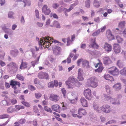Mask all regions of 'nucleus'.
I'll return each instance as SVG.
<instances>
[{
    "label": "nucleus",
    "mask_w": 126,
    "mask_h": 126,
    "mask_svg": "<svg viewBox=\"0 0 126 126\" xmlns=\"http://www.w3.org/2000/svg\"><path fill=\"white\" fill-rule=\"evenodd\" d=\"M10 84L12 86V87L16 85H18L19 87H20V83L19 82L13 80H11L10 82Z\"/></svg>",
    "instance_id": "obj_21"
},
{
    "label": "nucleus",
    "mask_w": 126,
    "mask_h": 126,
    "mask_svg": "<svg viewBox=\"0 0 126 126\" xmlns=\"http://www.w3.org/2000/svg\"><path fill=\"white\" fill-rule=\"evenodd\" d=\"M49 98L51 100L56 102L59 100L60 97L57 95L51 94L50 95Z\"/></svg>",
    "instance_id": "obj_13"
},
{
    "label": "nucleus",
    "mask_w": 126,
    "mask_h": 126,
    "mask_svg": "<svg viewBox=\"0 0 126 126\" xmlns=\"http://www.w3.org/2000/svg\"><path fill=\"white\" fill-rule=\"evenodd\" d=\"M35 15L36 18L39 19L40 18V17L39 14V12L37 10H35Z\"/></svg>",
    "instance_id": "obj_49"
},
{
    "label": "nucleus",
    "mask_w": 126,
    "mask_h": 126,
    "mask_svg": "<svg viewBox=\"0 0 126 126\" xmlns=\"http://www.w3.org/2000/svg\"><path fill=\"white\" fill-rule=\"evenodd\" d=\"M44 108L45 110L47 112H50V113L52 112V110L50 108H49L47 106H45Z\"/></svg>",
    "instance_id": "obj_47"
},
{
    "label": "nucleus",
    "mask_w": 126,
    "mask_h": 126,
    "mask_svg": "<svg viewBox=\"0 0 126 126\" xmlns=\"http://www.w3.org/2000/svg\"><path fill=\"white\" fill-rule=\"evenodd\" d=\"M9 117V115L8 114H3L1 115H0V119L8 118Z\"/></svg>",
    "instance_id": "obj_38"
},
{
    "label": "nucleus",
    "mask_w": 126,
    "mask_h": 126,
    "mask_svg": "<svg viewBox=\"0 0 126 126\" xmlns=\"http://www.w3.org/2000/svg\"><path fill=\"white\" fill-rule=\"evenodd\" d=\"M38 76L40 79H45L48 80L49 79V76L46 73L42 72L39 73L38 74Z\"/></svg>",
    "instance_id": "obj_8"
},
{
    "label": "nucleus",
    "mask_w": 126,
    "mask_h": 126,
    "mask_svg": "<svg viewBox=\"0 0 126 126\" xmlns=\"http://www.w3.org/2000/svg\"><path fill=\"white\" fill-rule=\"evenodd\" d=\"M35 96L36 98L38 99L41 97L42 94L39 93H37L35 94Z\"/></svg>",
    "instance_id": "obj_48"
},
{
    "label": "nucleus",
    "mask_w": 126,
    "mask_h": 126,
    "mask_svg": "<svg viewBox=\"0 0 126 126\" xmlns=\"http://www.w3.org/2000/svg\"><path fill=\"white\" fill-rule=\"evenodd\" d=\"M100 32V29L98 30L97 31L93 33L92 34V36H97L99 34Z\"/></svg>",
    "instance_id": "obj_39"
},
{
    "label": "nucleus",
    "mask_w": 126,
    "mask_h": 126,
    "mask_svg": "<svg viewBox=\"0 0 126 126\" xmlns=\"http://www.w3.org/2000/svg\"><path fill=\"white\" fill-rule=\"evenodd\" d=\"M83 59L81 58L78 60L77 62V63L78 66H79L80 63L83 61Z\"/></svg>",
    "instance_id": "obj_64"
},
{
    "label": "nucleus",
    "mask_w": 126,
    "mask_h": 126,
    "mask_svg": "<svg viewBox=\"0 0 126 126\" xmlns=\"http://www.w3.org/2000/svg\"><path fill=\"white\" fill-rule=\"evenodd\" d=\"M104 95L105 100L106 101H108L109 100H110L112 97L109 96L107 94H104Z\"/></svg>",
    "instance_id": "obj_34"
},
{
    "label": "nucleus",
    "mask_w": 126,
    "mask_h": 126,
    "mask_svg": "<svg viewBox=\"0 0 126 126\" xmlns=\"http://www.w3.org/2000/svg\"><path fill=\"white\" fill-rule=\"evenodd\" d=\"M101 107L97 103L94 102L93 103V107L94 110L97 112H101Z\"/></svg>",
    "instance_id": "obj_9"
},
{
    "label": "nucleus",
    "mask_w": 126,
    "mask_h": 126,
    "mask_svg": "<svg viewBox=\"0 0 126 126\" xmlns=\"http://www.w3.org/2000/svg\"><path fill=\"white\" fill-rule=\"evenodd\" d=\"M5 53L3 51H0V58L3 59Z\"/></svg>",
    "instance_id": "obj_52"
},
{
    "label": "nucleus",
    "mask_w": 126,
    "mask_h": 126,
    "mask_svg": "<svg viewBox=\"0 0 126 126\" xmlns=\"http://www.w3.org/2000/svg\"><path fill=\"white\" fill-rule=\"evenodd\" d=\"M61 91L62 93L63 94V96L65 97L66 96V90L64 89V88H63L62 89H61Z\"/></svg>",
    "instance_id": "obj_57"
},
{
    "label": "nucleus",
    "mask_w": 126,
    "mask_h": 126,
    "mask_svg": "<svg viewBox=\"0 0 126 126\" xmlns=\"http://www.w3.org/2000/svg\"><path fill=\"white\" fill-rule=\"evenodd\" d=\"M110 103L114 105H119L120 104L119 100L116 98H111L110 101Z\"/></svg>",
    "instance_id": "obj_12"
},
{
    "label": "nucleus",
    "mask_w": 126,
    "mask_h": 126,
    "mask_svg": "<svg viewBox=\"0 0 126 126\" xmlns=\"http://www.w3.org/2000/svg\"><path fill=\"white\" fill-rule=\"evenodd\" d=\"M27 64L26 62H23V60H22L21 64L20 66V69H24L27 67Z\"/></svg>",
    "instance_id": "obj_26"
},
{
    "label": "nucleus",
    "mask_w": 126,
    "mask_h": 126,
    "mask_svg": "<svg viewBox=\"0 0 126 126\" xmlns=\"http://www.w3.org/2000/svg\"><path fill=\"white\" fill-rule=\"evenodd\" d=\"M107 37L110 40L113 39V36L112 34L111 33V32L110 31H107Z\"/></svg>",
    "instance_id": "obj_27"
},
{
    "label": "nucleus",
    "mask_w": 126,
    "mask_h": 126,
    "mask_svg": "<svg viewBox=\"0 0 126 126\" xmlns=\"http://www.w3.org/2000/svg\"><path fill=\"white\" fill-rule=\"evenodd\" d=\"M105 87L106 90L107 92L108 93H110V88L109 86V85H107Z\"/></svg>",
    "instance_id": "obj_56"
},
{
    "label": "nucleus",
    "mask_w": 126,
    "mask_h": 126,
    "mask_svg": "<svg viewBox=\"0 0 126 126\" xmlns=\"http://www.w3.org/2000/svg\"><path fill=\"white\" fill-rule=\"evenodd\" d=\"M54 48L56 49L57 50V51H58L59 52H60L61 49V48L59 47L58 46H55L54 45L52 47V49H53Z\"/></svg>",
    "instance_id": "obj_51"
},
{
    "label": "nucleus",
    "mask_w": 126,
    "mask_h": 126,
    "mask_svg": "<svg viewBox=\"0 0 126 126\" xmlns=\"http://www.w3.org/2000/svg\"><path fill=\"white\" fill-rule=\"evenodd\" d=\"M101 108V112L103 111L106 113H108L110 111V106L109 105H104L102 106Z\"/></svg>",
    "instance_id": "obj_10"
},
{
    "label": "nucleus",
    "mask_w": 126,
    "mask_h": 126,
    "mask_svg": "<svg viewBox=\"0 0 126 126\" xmlns=\"http://www.w3.org/2000/svg\"><path fill=\"white\" fill-rule=\"evenodd\" d=\"M78 4L77 2L75 3L72 4L70 5L69 9H67L66 8H64L63 10V11L64 12V13L66 16H68V15L67 13L70 12L72 9H73L74 7L77 5Z\"/></svg>",
    "instance_id": "obj_5"
},
{
    "label": "nucleus",
    "mask_w": 126,
    "mask_h": 126,
    "mask_svg": "<svg viewBox=\"0 0 126 126\" xmlns=\"http://www.w3.org/2000/svg\"><path fill=\"white\" fill-rule=\"evenodd\" d=\"M33 109L34 111L35 112L37 113L38 112L39 110L37 106H34Z\"/></svg>",
    "instance_id": "obj_60"
},
{
    "label": "nucleus",
    "mask_w": 126,
    "mask_h": 126,
    "mask_svg": "<svg viewBox=\"0 0 126 126\" xmlns=\"http://www.w3.org/2000/svg\"><path fill=\"white\" fill-rule=\"evenodd\" d=\"M80 47L81 48L85 49L86 47V44H83L82 43H81Z\"/></svg>",
    "instance_id": "obj_63"
},
{
    "label": "nucleus",
    "mask_w": 126,
    "mask_h": 126,
    "mask_svg": "<svg viewBox=\"0 0 126 126\" xmlns=\"http://www.w3.org/2000/svg\"><path fill=\"white\" fill-rule=\"evenodd\" d=\"M2 29L6 33H7L9 34H11L12 33V31L7 30L8 29L6 28L4 26L2 28Z\"/></svg>",
    "instance_id": "obj_31"
},
{
    "label": "nucleus",
    "mask_w": 126,
    "mask_h": 126,
    "mask_svg": "<svg viewBox=\"0 0 126 126\" xmlns=\"http://www.w3.org/2000/svg\"><path fill=\"white\" fill-rule=\"evenodd\" d=\"M91 44L89 46V47H91L93 48L96 49L98 48V46L95 43V39L91 40Z\"/></svg>",
    "instance_id": "obj_17"
},
{
    "label": "nucleus",
    "mask_w": 126,
    "mask_h": 126,
    "mask_svg": "<svg viewBox=\"0 0 126 126\" xmlns=\"http://www.w3.org/2000/svg\"><path fill=\"white\" fill-rule=\"evenodd\" d=\"M29 0H23V2L25 3L24 6H25L26 5H30L31 4L30 2H29Z\"/></svg>",
    "instance_id": "obj_43"
},
{
    "label": "nucleus",
    "mask_w": 126,
    "mask_h": 126,
    "mask_svg": "<svg viewBox=\"0 0 126 126\" xmlns=\"http://www.w3.org/2000/svg\"><path fill=\"white\" fill-rule=\"evenodd\" d=\"M113 87L116 90H120L121 88V84L120 83H117L113 86Z\"/></svg>",
    "instance_id": "obj_25"
},
{
    "label": "nucleus",
    "mask_w": 126,
    "mask_h": 126,
    "mask_svg": "<svg viewBox=\"0 0 126 126\" xmlns=\"http://www.w3.org/2000/svg\"><path fill=\"white\" fill-rule=\"evenodd\" d=\"M52 110L54 111L58 112H60V107L58 105H55L52 106L51 107Z\"/></svg>",
    "instance_id": "obj_19"
},
{
    "label": "nucleus",
    "mask_w": 126,
    "mask_h": 126,
    "mask_svg": "<svg viewBox=\"0 0 126 126\" xmlns=\"http://www.w3.org/2000/svg\"><path fill=\"white\" fill-rule=\"evenodd\" d=\"M82 65L84 66H88L89 65V62L87 61H84L82 62Z\"/></svg>",
    "instance_id": "obj_50"
},
{
    "label": "nucleus",
    "mask_w": 126,
    "mask_h": 126,
    "mask_svg": "<svg viewBox=\"0 0 126 126\" xmlns=\"http://www.w3.org/2000/svg\"><path fill=\"white\" fill-rule=\"evenodd\" d=\"M91 90L89 89H87L84 90V94L85 97L89 100H91L92 98Z\"/></svg>",
    "instance_id": "obj_6"
},
{
    "label": "nucleus",
    "mask_w": 126,
    "mask_h": 126,
    "mask_svg": "<svg viewBox=\"0 0 126 126\" xmlns=\"http://www.w3.org/2000/svg\"><path fill=\"white\" fill-rule=\"evenodd\" d=\"M14 14V13L12 12H9L8 14V16L9 18H14L13 15Z\"/></svg>",
    "instance_id": "obj_46"
},
{
    "label": "nucleus",
    "mask_w": 126,
    "mask_h": 126,
    "mask_svg": "<svg viewBox=\"0 0 126 126\" xmlns=\"http://www.w3.org/2000/svg\"><path fill=\"white\" fill-rule=\"evenodd\" d=\"M7 67L8 68L11 67L16 68L17 69L18 68V66L16 64L13 62H11L8 64L7 65Z\"/></svg>",
    "instance_id": "obj_24"
},
{
    "label": "nucleus",
    "mask_w": 126,
    "mask_h": 126,
    "mask_svg": "<svg viewBox=\"0 0 126 126\" xmlns=\"http://www.w3.org/2000/svg\"><path fill=\"white\" fill-rule=\"evenodd\" d=\"M36 25L38 27H41L43 26V23L37 22L36 23Z\"/></svg>",
    "instance_id": "obj_62"
},
{
    "label": "nucleus",
    "mask_w": 126,
    "mask_h": 126,
    "mask_svg": "<svg viewBox=\"0 0 126 126\" xmlns=\"http://www.w3.org/2000/svg\"><path fill=\"white\" fill-rule=\"evenodd\" d=\"M103 69V68L102 66H100L98 68L95 70V72H101Z\"/></svg>",
    "instance_id": "obj_44"
},
{
    "label": "nucleus",
    "mask_w": 126,
    "mask_h": 126,
    "mask_svg": "<svg viewBox=\"0 0 126 126\" xmlns=\"http://www.w3.org/2000/svg\"><path fill=\"white\" fill-rule=\"evenodd\" d=\"M81 83L79 82L76 79L73 84V86L74 85H75L79 87L81 85Z\"/></svg>",
    "instance_id": "obj_40"
},
{
    "label": "nucleus",
    "mask_w": 126,
    "mask_h": 126,
    "mask_svg": "<svg viewBox=\"0 0 126 126\" xmlns=\"http://www.w3.org/2000/svg\"><path fill=\"white\" fill-rule=\"evenodd\" d=\"M53 42L54 43H58V41L55 40H54L53 38L47 36L45 37H42L40 41H38L39 44L40 45H45L46 47L48 48L51 46V43Z\"/></svg>",
    "instance_id": "obj_1"
},
{
    "label": "nucleus",
    "mask_w": 126,
    "mask_h": 126,
    "mask_svg": "<svg viewBox=\"0 0 126 126\" xmlns=\"http://www.w3.org/2000/svg\"><path fill=\"white\" fill-rule=\"evenodd\" d=\"M117 41L118 43H122L123 42L124 40L122 38L119 36H117L116 37Z\"/></svg>",
    "instance_id": "obj_29"
},
{
    "label": "nucleus",
    "mask_w": 126,
    "mask_h": 126,
    "mask_svg": "<svg viewBox=\"0 0 126 126\" xmlns=\"http://www.w3.org/2000/svg\"><path fill=\"white\" fill-rule=\"evenodd\" d=\"M104 48L106 52H109L112 50V47L110 45L106 43H105Z\"/></svg>",
    "instance_id": "obj_15"
},
{
    "label": "nucleus",
    "mask_w": 126,
    "mask_h": 126,
    "mask_svg": "<svg viewBox=\"0 0 126 126\" xmlns=\"http://www.w3.org/2000/svg\"><path fill=\"white\" fill-rule=\"evenodd\" d=\"M113 49L115 53H117L120 52L121 48L119 44L115 43L113 45Z\"/></svg>",
    "instance_id": "obj_14"
},
{
    "label": "nucleus",
    "mask_w": 126,
    "mask_h": 126,
    "mask_svg": "<svg viewBox=\"0 0 126 126\" xmlns=\"http://www.w3.org/2000/svg\"><path fill=\"white\" fill-rule=\"evenodd\" d=\"M109 72L114 76H117L118 75L119 71L116 67L113 66L110 68V70H109Z\"/></svg>",
    "instance_id": "obj_7"
},
{
    "label": "nucleus",
    "mask_w": 126,
    "mask_h": 126,
    "mask_svg": "<svg viewBox=\"0 0 126 126\" xmlns=\"http://www.w3.org/2000/svg\"><path fill=\"white\" fill-rule=\"evenodd\" d=\"M80 101L83 107H87L88 106L87 102L86 100L84 98H82L80 99Z\"/></svg>",
    "instance_id": "obj_20"
},
{
    "label": "nucleus",
    "mask_w": 126,
    "mask_h": 126,
    "mask_svg": "<svg viewBox=\"0 0 126 126\" xmlns=\"http://www.w3.org/2000/svg\"><path fill=\"white\" fill-rule=\"evenodd\" d=\"M53 25L57 28H60L61 27L60 24L58 21H54Z\"/></svg>",
    "instance_id": "obj_30"
},
{
    "label": "nucleus",
    "mask_w": 126,
    "mask_h": 126,
    "mask_svg": "<svg viewBox=\"0 0 126 126\" xmlns=\"http://www.w3.org/2000/svg\"><path fill=\"white\" fill-rule=\"evenodd\" d=\"M120 73L121 75H123L126 76V68H124L123 69L121 70Z\"/></svg>",
    "instance_id": "obj_33"
},
{
    "label": "nucleus",
    "mask_w": 126,
    "mask_h": 126,
    "mask_svg": "<svg viewBox=\"0 0 126 126\" xmlns=\"http://www.w3.org/2000/svg\"><path fill=\"white\" fill-rule=\"evenodd\" d=\"M48 86L49 88L53 87L54 84L53 82L51 81L49 82L48 84Z\"/></svg>",
    "instance_id": "obj_53"
},
{
    "label": "nucleus",
    "mask_w": 126,
    "mask_h": 126,
    "mask_svg": "<svg viewBox=\"0 0 126 126\" xmlns=\"http://www.w3.org/2000/svg\"><path fill=\"white\" fill-rule=\"evenodd\" d=\"M94 7H98L100 5V3L96 0H94Z\"/></svg>",
    "instance_id": "obj_32"
},
{
    "label": "nucleus",
    "mask_w": 126,
    "mask_h": 126,
    "mask_svg": "<svg viewBox=\"0 0 126 126\" xmlns=\"http://www.w3.org/2000/svg\"><path fill=\"white\" fill-rule=\"evenodd\" d=\"M104 63L106 65L110 64L112 61L109 57L108 56H105L103 58Z\"/></svg>",
    "instance_id": "obj_18"
},
{
    "label": "nucleus",
    "mask_w": 126,
    "mask_h": 126,
    "mask_svg": "<svg viewBox=\"0 0 126 126\" xmlns=\"http://www.w3.org/2000/svg\"><path fill=\"white\" fill-rule=\"evenodd\" d=\"M67 46H69L72 44V40H71L70 37H69L67 38Z\"/></svg>",
    "instance_id": "obj_55"
},
{
    "label": "nucleus",
    "mask_w": 126,
    "mask_h": 126,
    "mask_svg": "<svg viewBox=\"0 0 126 126\" xmlns=\"http://www.w3.org/2000/svg\"><path fill=\"white\" fill-rule=\"evenodd\" d=\"M11 103L12 105H14L17 103V100L15 98H13L11 99Z\"/></svg>",
    "instance_id": "obj_61"
},
{
    "label": "nucleus",
    "mask_w": 126,
    "mask_h": 126,
    "mask_svg": "<svg viewBox=\"0 0 126 126\" xmlns=\"http://www.w3.org/2000/svg\"><path fill=\"white\" fill-rule=\"evenodd\" d=\"M120 61L118 60L117 62V65L119 66V68H121L123 66L122 64L120 62Z\"/></svg>",
    "instance_id": "obj_59"
},
{
    "label": "nucleus",
    "mask_w": 126,
    "mask_h": 126,
    "mask_svg": "<svg viewBox=\"0 0 126 126\" xmlns=\"http://www.w3.org/2000/svg\"><path fill=\"white\" fill-rule=\"evenodd\" d=\"M104 78L106 80H110L111 81H114V79L113 77L110 76L109 74L105 75L104 76Z\"/></svg>",
    "instance_id": "obj_23"
},
{
    "label": "nucleus",
    "mask_w": 126,
    "mask_h": 126,
    "mask_svg": "<svg viewBox=\"0 0 126 126\" xmlns=\"http://www.w3.org/2000/svg\"><path fill=\"white\" fill-rule=\"evenodd\" d=\"M39 50V48H37L36 46L32 48V53L33 54L32 59L33 60L32 61V66H34L35 64L38 63L40 56L38 54H36V52Z\"/></svg>",
    "instance_id": "obj_2"
},
{
    "label": "nucleus",
    "mask_w": 126,
    "mask_h": 126,
    "mask_svg": "<svg viewBox=\"0 0 126 126\" xmlns=\"http://www.w3.org/2000/svg\"><path fill=\"white\" fill-rule=\"evenodd\" d=\"M15 109H16V110H17V109L19 110L20 109H24V107L23 106L16 105L15 106Z\"/></svg>",
    "instance_id": "obj_37"
},
{
    "label": "nucleus",
    "mask_w": 126,
    "mask_h": 126,
    "mask_svg": "<svg viewBox=\"0 0 126 126\" xmlns=\"http://www.w3.org/2000/svg\"><path fill=\"white\" fill-rule=\"evenodd\" d=\"M116 123V121H115L112 120L109 121L108 122L106 123L105 124L106 125H107L108 124H111L112 123Z\"/></svg>",
    "instance_id": "obj_54"
},
{
    "label": "nucleus",
    "mask_w": 126,
    "mask_h": 126,
    "mask_svg": "<svg viewBox=\"0 0 126 126\" xmlns=\"http://www.w3.org/2000/svg\"><path fill=\"white\" fill-rule=\"evenodd\" d=\"M87 85L93 88L96 87L98 85V84L96 80V78L94 77L89 78L87 79Z\"/></svg>",
    "instance_id": "obj_3"
},
{
    "label": "nucleus",
    "mask_w": 126,
    "mask_h": 126,
    "mask_svg": "<svg viewBox=\"0 0 126 126\" xmlns=\"http://www.w3.org/2000/svg\"><path fill=\"white\" fill-rule=\"evenodd\" d=\"M59 5L57 3H54L52 4V7L54 9H56L59 7Z\"/></svg>",
    "instance_id": "obj_58"
},
{
    "label": "nucleus",
    "mask_w": 126,
    "mask_h": 126,
    "mask_svg": "<svg viewBox=\"0 0 126 126\" xmlns=\"http://www.w3.org/2000/svg\"><path fill=\"white\" fill-rule=\"evenodd\" d=\"M82 75L83 70L81 68L79 69L78 70V78L80 81H82L84 80Z\"/></svg>",
    "instance_id": "obj_16"
},
{
    "label": "nucleus",
    "mask_w": 126,
    "mask_h": 126,
    "mask_svg": "<svg viewBox=\"0 0 126 126\" xmlns=\"http://www.w3.org/2000/svg\"><path fill=\"white\" fill-rule=\"evenodd\" d=\"M42 12L46 15H49L51 12L50 9L48 8L46 5H44L42 8Z\"/></svg>",
    "instance_id": "obj_11"
},
{
    "label": "nucleus",
    "mask_w": 126,
    "mask_h": 126,
    "mask_svg": "<svg viewBox=\"0 0 126 126\" xmlns=\"http://www.w3.org/2000/svg\"><path fill=\"white\" fill-rule=\"evenodd\" d=\"M125 22L124 21L120 22L119 25V27L121 28H123L125 26Z\"/></svg>",
    "instance_id": "obj_35"
},
{
    "label": "nucleus",
    "mask_w": 126,
    "mask_h": 126,
    "mask_svg": "<svg viewBox=\"0 0 126 126\" xmlns=\"http://www.w3.org/2000/svg\"><path fill=\"white\" fill-rule=\"evenodd\" d=\"M76 79L73 78V76H71L65 82L66 84L68 86L69 88H71L73 87V84Z\"/></svg>",
    "instance_id": "obj_4"
},
{
    "label": "nucleus",
    "mask_w": 126,
    "mask_h": 126,
    "mask_svg": "<svg viewBox=\"0 0 126 126\" xmlns=\"http://www.w3.org/2000/svg\"><path fill=\"white\" fill-rule=\"evenodd\" d=\"M1 104L5 106H8L9 105V104L8 103L7 101L5 100H2L1 102Z\"/></svg>",
    "instance_id": "obj_42"
},
{
    "label": "nucleus",
    "mask_w": 126,
    "mask_h": 126,
    "mask_svg": "<svg viewBox=\"0 0 126 126\" xmlns=\"http://www.w3.org/2000/svg\"><path fill=\"white\" fill-rule=\"evenodd\" d=\"M78 112V114L80 115H84L86 114L85 110L82 108H80Z\"/></svg>",
    "instance_id": "obj_28"
},
{
    "label": "nucleus",
    "mask_w": 126,
    "mask_h": 126,
    "mask_svg": "<svg viewBox=\"0 0 126 126\" xmlns=\"http://www.w3.org/2000/svg\"><path fill=\"white\" fill-rule=\"evenodd\" d=\"M16 78L19 80L23 81L24 79V78L23 76L21 75L17 74L16 76Z\"/></svg>",
    "instance_id": "obj_36"
},
{
    "label": "nucleus",
    "mask_w": 126,
    "mask_h": 126,
    "mask_svg": "<svg viewBox=\"0 0 126 126\" xmlns=\"http://www.w3.org/2000/svg\"><path fill=\"white\" fill-rule=\"evenodd\" d=\"M90 1L89 0L86 1L85 2V6L88 8H89L90 6Z\"/></svg>",
    "instance_id": "obj_41"
},
{
    "label": "nucleus",
    "mask_w": 126,
    "mask_h": 126,
    "mask_svg": "<svg viewBox=\"0 0 126 126\" xmlns=\"http://www.w3.org/2000/svg\"><path fill=\"white\" fill-rule=\"evenodd\" d=\"M21 103L26 107H28L30 106V104L25 101H22L21 102Z\"/></svg>",
    "instance_id": "obj_45"
},
{
    "label": "nucleus",
    "mask_w": 126,
    "mask_h": 126,
    "mask_svg": "<svg viewBox=\"0 0 126 126\" xmlns=\"http://www.w3.org/2000/svg\"><path fill=\"white\" fill-rule=\"evenodd\" d=\"M17 111L16 109L14 108L13 107H10L7 109V112L9 113H12Z\"/></svg>",
    "instance_id": "obj_22"
}]
</instances>
